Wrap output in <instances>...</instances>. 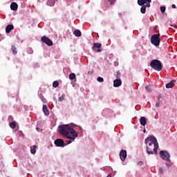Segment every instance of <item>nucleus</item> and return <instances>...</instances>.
<instances>
[{
	"label": "nucleus",
	"mask_w": 177,
	"mask_h": 177,
	"mask_svg": "<svg viewBox=\"0 0 177 177\" xmlns=\"http://www.w3.org/2000/svg\"><path fill=\"white\" fill-rule=\"evenodd\" d=\"M59 131L62 136L70 140H75V138H78V133L68 124H62L59 126Z\"/></svg>",
	"instance_id": "obj_1"
},
{
	"label": "nucleus",
	"mask_w": 177,
	"mask_h": 177,
	"mask_svg": "<svg viewBox=\"0 0 177 177\" xmlns=\"http://www.w3.org/2000/svg\"><path fill=\"white\" fill-rule=\"evenodd\" d=\"M147 154H157L158 150V142L157 138L153 136H149L145 139Z\"/></svg>",
	"instance_id": "obj_2"
},
{
	"label": "nucleus",
	"mask_w": 177,
	"mask_h": 177,
	"mask_svg": "<svg viewBox=\"0 0 177 177\" xmlns=\"http://www.w3.org/2000/svg\"><path fill=\"white\" fill-rule=\"evenodd\" d=\"M150 66L156 71H161V70H162V64H161V62L158 59H153L150 62Z\"/></svg>",
	"instance_id": "obj_3"
},
{
	"label": "nucleus",
	"mask_w": 177,
	"mask_h": 177,
	"mask_svg": "<svg viewBox=\"0 0 177 177\" xmlns=\"http://www.w3.org/2000/svg\"><path fill=\"white\" fill-rule=\"evenodd\" d=\"M160 33L156 34L151 36V42L154 46H160V42H161V39H160Z\"/></svg>",
	"instance_id": "obj_4"
},
{
	"label": "nucleus",
	"mask_w": 177,
	"mask_h": 177,
	"mask_svg": "<svg viewBox=\"0 0 177 177\" xmlns=\"http://www.w3.org/2000/svg\"><path fill=\"white\" fill-rule=\"evenodd\" d=\"M160 156L162 160H165V161H170L169 158H171V156L169 155V153L167 151H160Z\"/></svg>",
	"instance_id": "obj_5"
},
{
	"label": "nucleus",
	"mask_w": 177,
	"mask_h": 177,
	"mask_svg": "<svg viewBox=\"0 0 177 177\" xmlns=\"http://www.w3.org/2000/svg\"><path fill=\"white\" fill-rule=\"evenodd\" d=\"M150 3H151V0H138L139 6H145L147 8H150Z\"/></svg>",
	"instance_id": "obj_6"
},
{
	"label": "nucleus",
	"mask_w": 177,
	"mask_h": 177,
	"mask_svg": "<svg viewBox=\"0 0 177 177\" xmlns=\"http://www.w3.org/2000/svg\"><path fill=\"white\" fill-rule=\"evenodd\" d=\"M41 42L48 45V46H52L53 45V41L46 36H43L41 39Z\"/></svg>",
	"instance_id": "obj_7"
},
{
	"label": "nucleus",
	"mask_w": 177,
	"mask_h": 177,
	"mask_svg": "<svg viewBox=\"0 0 177 177\" xmlns=\"http://www.w3.org/2000/svg\"><path fill=\"white\" fill-rule=\"evenodd\" d=\"M54 143H55V146H57V147H66V144L64 143V140H63V139L58 138L55 140Z\"/></svg>",
	"instance_id": "obj_8"
},
{
	"label": "nucleus",
	"mask_w": 177,
	"mask_h": 177,
	"mask_svg": "<svg viewBox=\"0 0 177 177\" xmlns=\"http://www.w3.org/2000/svg\"><path fill=\"white\" fill-rule=\"evenodd\" d=\"M95 52H102V44L100 43H94L92 48Z\"/></svg>",
	"instance_id": "obj_9"
},
{
	"label": "nucleus",
	"mask_w": 177,
	"mask_h": 177,
	"mask_svg": "<svg viewBox=\"0 0 177 177\" xmlns=\"http://www.w3.org/2000/svg\"><path fill=\"white\" fill-rule=\"evenodd\" d=\"M120 157L122 161H125V158H127V150L122 149L120 153Z\"/></svg>",
	"instance_id": "obj_10"
},
{
	"label": "nucleus",
	"mask_w": 177,
	"mask_h": 177,
	"mask_svg": "<svg viewBox=\"0 0 177 177\" xmlns=\"http://www.w3.org/2000/svg\"><path fill=\"white\" fill-rule=\"evenodd\" d=\"M121 84H122V82L120 79H116L113 81V86L115 88H118V86H121Z\"/></svg>",
	"instance_id": "obj_11"
},
{
	"label": "nucleus",
	"mask_w": 177,
	"mask_h": 177,
	"mask_svg": "<svg viewBox=\"0 0 177 177\" xmlns=\"http://www.w3.org/2000/svg\"><path fill=\"white\" fill-rule=\"evenodd\" d=\"M175 84H176V80H171L169 83L166 84V88L167 89H169L171 88H174V86H175Z\"/></svg>",
	"instance_id": "obj_12"
},
{
	"label": "nucleus",
	"mask_w": 177,
	"mask_h": 177,
	"mask_svg": "<svg viewBox=\"0 0 177 177\" xmlns=\"http://www.w3.org/2000/svg\"><path fill=\"white\" fill-rule=\"evenodd\" d=\"M13 28H15V26H13L12 24L8 25L6 28V32H7V34H9L10 31L13 30Z\"/></svg>",
	"instance_id": "obj_13"
},
{
	"label": "nucleus",
	"mask_w": 177,
	"mask_h": 177,
	"mask_svg": "<svg viewBox=\"0 0 177 177\" xmlns=\"http://www.w3.org/2000/svg\"><path fill=\"white\" fill-rule=\"evenodd\" d=\"M140 123L142 127H145L147 124V120H146L145 117H141L140 119Z\"/></svg>",
	"instance_id": "obj_14"
},
{
	"label": "nucleus",
	"mask_w": 177,
	"mask_h": 177,
	"mask_svg": "<svg viewBox=\"0 0 177 177\" xmlns=\"http://www.w3.org/2000/svg\"><path fill=\"white\" fill-rule=\"evenodd\" d=\"M17 8H19V6H17V4L16 3L13 2L10 4L11 10L16 11V10H17Z\"/></svg>",
	"instance_id": "obj_15"
},
{
	"label": "nucleus",
	"mask_w": 177,
	"mask_h": 177,
	"mask_svg": "<svg viewBox=\"0 0 177 177\" xmlns=\"http://www.w3.org/2000/svg\"><path fill=\"white\" fill-rule=\"evenodd\" d=\"M43 111L45 115H49V109H48V106H46V105H43Z\"/></svg>",
	"instance_id": "obj_16"
},
{
	"label": "nucleus",
	"mask_w": 177,
	"mask_h": 177,
	"mask_svg": "<svg viewBox=\"0 0 177 177\" xmlns=\"http://www.w3.org/2000/svg\"><path fill=\"white\" fill-rule=\"evenodd\" d=\"M55 3H56V1L55 0H48L47 1V5L48 6H55Z\"/></svg>",
	"instance_id": "obj_17"
},
{
	"label": "nucleus",
	"mask_w": 177,
	"mask_h": 177,
	"mask_svg": "<svg viewBox=\"0 0 177 177\" xmlns=\"http://www.w3.org/2000/svg\"><path fill=\"white\" fill-rule=\"evenodd\" d=\"M11 49L12 50L13 55H17V48H16V46L12 45Z\"/></svg>",
	"instance_id": "obj_18"
},
{
	"label": "nucleus",
	"mask_w": 177,
	"mask_h": 177,
	"mask_svg": "<svg viewBox=\"0 0 177 177\" xmlns=\"http://www.w3.org/2000/svg\"><path fill=\"white\" fill-rule=\"evenodd\" d=\"M74 35H75V37H81V35H82V33L81 32V30H75L74 31Z\"/></svg>",
	"instance_id": "obj_19"
},
{
	"label": "nucleus",
	"mask_w": 177,
	"mask_h": 177,
	"mask_svg": "<svg viewBox=\"0 0 177 177\" xmlns=\"http://www.w3.org/2000/svg\"><path fill=\"white\" fill-rule=\"evenodd\" d=\"M35 149H37V145H33L32 147H30V152L32 154H35V153H37Z\"/></svg>",
	"instance_id": "obj_20"
},
{
	"label": "nucleus",
	"mask_w": 177,
	"mask_h": 177,
	"mask_svg": "<svg viewBox=\"0 0 177 177\" xmlns=\"http://www.w3.org/2000/svg\"><path fill=\"white\" fill-rule=\"evenodd\" d=\"M141 8H140V12L141 13H142L143 15H145V13H146V8H147V6H141Z\"/></svg>",
	"instance_id": "obj_21"
},
{
	"label": "nucleus",
	"mask_w": 177,
	"mask_h": 177,
	"mask_svg": "<svg viewBox=\"0 0 177 177\" xmlns=\"http://www.w3.org/2000/svg\"><path fill=\"white\" fill-rule=\"evenodd\" d=\"M10 128H12V129H15V128H16V122H12L10 124Z\"/></svg>",
	"instance_id": "obj_22"
},
{
	"label": "nucleus",
	"mask_w": 177,
	"mask_h": 177,
	"mask_svg": "<svg viewBox=\"0 0 177 177\" xmlns=\"http://www.w3.org/2000/svg\"><path fill=\"white\" fill-rule=\"evenodd\" d=\"M53 88H57V86H59V82H57V81L53 82Z\"/></svg>",
	"instance_id": "obj_23"
},
{
	"label": "nucleus",
	"mask_w": 177,
	"mask_h": 177,
	"mask_svg": "<svg viewBox=\"0 0 177 177\" xmlns=\"http://www.w3.org/2000/svg\"><path fill=\"white\" fill-rule=\"evenodd\" d=\"M70 80H75V73H71L69 75Z\"/></svg>",
	"instance_id": "obj_24"
},
{
	"label": "nucleus",
	"mask_w": 177,
	"mask_h": 177,
	"mask_svg": "<svg viewBox=\"0 0 177 177\" xmlns=\"http://www.w3.org/2000/svg\"><path fill=\"white\" fill-rule=\"evenodd\" d=\"M120 77H121V73H120V71H118L116 75V78L117 80H120Z\"/></svg>",
	"instance_id": "obj_25"
},
{
	"label": "nucleus",
	"mask_w": 177,
	"mask_h": 177,
	"mask_svg": "<svg viewBox=\"0 0 177 177\" xmlns=\"http://www.w3.org/2000/svg\"><path fill=\"white\" fill-rule=\"evenodd\" d=\"M97 80L98 81V82H103V81H104V79H103V77H97Z\"/></svg>",
	"instance_id": "obj_26"
},
{
	"label": "nucleus",
	"mask_w": 177,
	"mask_h": 177,
	"mask_svg": "<svg viewBox=\"0 0 177 177\" xmlns=\"http://www.w3.org/2000/svg\"><path fill=\"white\" fill-rule=\"evenodd\" d=\"M165 6L160 7V11L162 12V13H165Z\"/></svg>",
	"instance_id": "obj_27"
},
{
	"label": "nucleus",
	"mask_w": 177,
	"mask_h": 177,
	"mask_svg": "<svg viewBox=\"0 0 177 177\" xmlns=\"http://www.w3.org/2000/svg\"><path fill=\"white\" fill-rule=\"evenodd\" d=\"M110 5H114L115 3V0H108Z\"/></svg>",
	"instance_id": "obj_28"
},
{
	"label": "nucleus",
	"mask_w": 177,
	"mask_h": 177,
	"mask_svg": "<svg viewBox=\"0 0 177 177\" xmlns=\"http://www.w3.org/2000/svg\"><path fill=\"white\" fill-rule=\"evenodd\" d=\"M145 89H146L147 92H151V88H150V86H146Z\"/></svg>",
	"instance_id": "obj_29"
},
{
	"label": "nucleus",
	"mask_w": 177,
	"mask_h": 177,
	"mask_svg": "<svg viewBox=\"0 0 177 177\" xmlns=\"http://www.w3.org/2000/svg\"><path fill=\"white\" fill-rule=\"evenodd\" d=\"M62 100H64V97H63V95L58 98L59 102H62Z\"/></svg>",
	"instance_id": "obj_30"
},
{
	"label": "nucleus",
	"mask_w": 177,
	"mask_h": 177,
	"mask_svg": "<svg viewBox=\"0 0 177 177\" xmlns=\"http://www.w3.org/2000/svg\"><path fill=\"white\" fill-rule=\"evenodd\" d=\"M159 172H160V174H164V169L162 167H160Z\"/></svg>",
	"instance_id": "obj_31"
},
{
	"label": "nucleus",
	"mask_w": 177,
	"mask_h": 177,
	"mask_svg": "<svg viewBox=\"0 0 177 177\" xmlns=\"http://www.w3.org/2000/svg\"><path fill=\"white\" fill-rule=\"evenodd\" d=\"M71 128H75V127H77V125L74 123H71Z\"/></svg>",
	"instance_id": "obj_32"
},
{
	"label": "nucleus",
	"mask_w": 177,
	"mask_h": 177,
	"mask_svg": "<svg viewBox=\"0 0 177 177\" xmlns=\"http://www.w3.org/2000/svg\"><path fill=\"white\" fill-rule=\"evenodd\" d=\"M138 165H140V167H142V165H143V162L139 161V162H138Z\"/></svg>",
	"instance_id": "obj_33"
},
{
	"label": "nucleus",
	"mask_w": 177,
	"mask_h": 177,
	"mask_svg": "<svg viewBox=\"0 0 177 177\" xmlns=\"http://www.w3.org/2000/svg\"><path fill=\"white\" fill-rule=\"evenodd\" d=\"M160 106V102H157L156 103V107H159Z\"/></svg>",
	"instance_id": "obj_34"
},
{
	"label": "nucleus",
	"mask_w": 177,
	"mask_h": 177,
	"mask_svg": "<svg viewBox=\"0 0 177 177\" xmlns=\"http://www.w3.org/2000/svg\"><path fill=\"white\" fill-rule=\"evenodd\" d=\"M171 8H172L173 9H176V6L175 4H172V5H171Z\"/></svg>",
	"instance_id": "obj_35"
},
{
	"label": "nucleus",
	"mask_w": 177,
	"mask_h": 177,
	"mask_svg": "<svg viewBox=\"0 0 177 177\" xmlns=\"http://www.w3.org/2000/svg\"><path fill=\"white\" fill-rule=\"evenodd\" d=\"M157 99H158V100H160V99H161V94H160L157 96Z\"/></svg>",
	"instance_id": "obj_36"
},
{
	"label": "nucleus",
	"mask_w": 177,
	"mask_h": 177,
	"mask_svg": "<svg viewBox=\"0 0 177 177\" xmlns=\"http://www.w3.org/2000/svg\"><path fill=\"white\" fill-rule=\"evenodd\" d=\"M66 142H67V145H70V143H72L73 141L69 140H66Z\"/></svg>",
	"instance_id": "obj_37"
},
{
	"label": "nucleus",
	"mask_w": 177,
	"mask_h": 177,
	"mask_svg": "<svg viewBox=\"0 0 177 177\" xmlns=\"http://www.w3.org/2000/svg\"><path fill=\"white\" fill-rule=\"evenodd\" d=\"M167 167H171L170 164L166 163Z\"/></svg>",
	"instance_id": "obj_38"
},
{
	"label": "nucleus",
	"mask_w": 177,
	"mask_h": 177,
	"mask_svg": "<svg viewBox=\"0 0 177 177\" xmlns=\"http://www.w3.org/2000/svg\"><path fill=\"white\" fill-rule=\"evenodd\" d=\"M106 177H111V174H108V176Z\"/></svg>",
	"instance_id": "obj_39"
},
{
	"label": "nucleus",
	"mask_w": 177,
	"mask_h": 177,
	"mask_svg": "<svg viewBox=\"0 0 177 177\" xmlns=\"http://www.w3.org/2000/svg\"><path fill=\"white\" fill-rule=\"evenodd\" d=\"M41 100H42V102H45V98L43 97V98L41 99Z\"/></svg>",
	"instance_id": "obj_40"
},
{
	"label": "nucleus",
	"mask_w": 177,
	"mask_h": 177,
	"mask_svg": "<svg viewBox=\"0 0 177 177\" xmlns=\"http://www.w3.org/2000/svg\"><path fill=\"white\" fill-rule=\"evenodd\" d=\"M143 132H144V133H146V129H144Z\"/></svg>",
	"instance_id": "obj_41"
},
{
	"label": "nucleus",
	"mask_w": 177,
	"mask_h": 177,
	"mask_svg": "<svg viewBox=\"0 0 177 177\" xmlns=\"http://www.w3.org/2000/svg\"><path fill=\"white\" fill-rule=\"evenodd\" d=\"M36 129H37V131H39V128L37 127Z\"/></svg>",
	"instance_id": "obj_42"
},
{
	"label": "nucleus",
	"mask_w": 177,
	"mask_h": 177,
	"mask_svg": "<svg viewBox=\"0 0 177 177\" xmlns=\"http://www.w3.org/2000/svg\"><path fill=\"white\" fill-rule=\"evenodd\" d=\"M79 129H81V127H78Z\"/></svg>",
	"instance_id": "obj_43"
}]
</instances>
